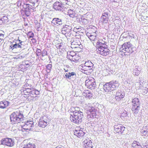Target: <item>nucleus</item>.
I'll return each instance as SVG.
<instances>
[{
	"mask_svg": "<svg viewBox=\"0 0 148 148\" xmlns=\"http://www.w3.org/2000/svg\"><path fill=\"white\" fill-rule=\"evenodd\" d=\"M78 110V107H72L69 111L71 113L70 119L71 121L77 124L82 122L84 117L83 113Z\"/></svg>",
	"mask_w": 148,
	"mask_h": 148,
	"instance_id": "f257e3e1",
	"label": "nucleus"
},
{
	"mask_svg": "<svg viewBox=\"0 0 148 148\" xmlns=\"http://www.w3.org/2000/svg\"><path fill=\"white\" fill-rule=\"evenodd\" d=\"M24 118L22 112L19 110L14 112L10 115V121L13 124L20 123L24 120Z\"/></svg>",
	"mask_w": 148,
	"mask_h": 148,
	"instance_id": "f03ea898",
	"label": "nucleus"
},
{
	"mask_svg": "<svg viewBox=\"0 0 148 148\" xmlns=\"http://www.w3.org/2000/svg\"><path fill=\"white\" fill-rule=\"evenodd\" d=\"M119 83L116 80H112L106 83L103 85V88L106 92H110L119 87Z\"/></svg>",
	"mask_w": 148,
	"mask_h": 148,
	"instance_id": "7ed1b4c3",
	"label": "nucleus"
},
{
	"mask_svg": "<svg viewBox=\"0 0 148 148\" xmlns=\"http://www.w3.org/2000/svg\"><path fill=\"white\" fill-rule=\"evenodd\" d=\"M86 109L87 111V118L90 121L97 118V109L94 107L88 105L86 107Z\"/></svg>",
	"mask_w": 148,
	"mask_h": 148,
	"instance_id": "20e7f679",
	"label": "nucleus"
},
{
	"mask_svg": "<svg viewBox=\"0 0 148 148\" xmlns=\"http://www.w3.org/2000/svg\"><path fill=\"white\" fill-rule=\"evenodd\" d=\"M136 48L133 47L132 44L129 42L124 43L122 45L121 49L128 53H133L136 50Z\"/></svg>",
	"mask_w": 148,
	"mask_h": 148,
	"instance_id": "39448f33",
	"label": "nucleus"
},
{
	"mask_svg": "<svg viewBox=\"0 0 148 148\" xmlns=\"http://www.w3.org/2000/svg\"><path fill=\"white\" fill-rule=\"evenodd\" d=\"M20 126L22 128V130L23 131H24L23 130H30L34 127V122L33 121H27L24 123L22 122Z\"/></svg>",
	"mask_w": 148,
	"mask_h": 148,
	"instance_id": "423d86ee",
	"label": "nucleus"
},
{
	"mask_svg": "<svg viewBox=\"0 0 148 148\" xmlns=\"http://www.w3.org/2000/svg\"><path fill=\"white\" fill-rule=\"evenodd\" d=\"M50 121V119L48 116H44L41 117L39 121L38 126L43 128H45L48 125Z\"/></svg>",
	"mask_w": 148,
	"mask_h": 148,
	"instance_id": "0eeeda50",
	"label": "nucleus"
},
{
	"mask_svg": "<svg viewBox=\"0 0 148 148\" xmlns=\"http://www.w3.org/2000/svg\"><path fill=\"white\" fill-rule=\"evenodd\" d=\"M33 89V88L31 87L25 88L24 89L21 90V93L23 95H31V96L34 97V98L35 99V100H37L38 97L35 96L34 94L32 93Z\"/></svg>",
	"mask_w": 148,
	"mask_h": 148,
	"instance_id": "6e6552de",
	"label": "nucleus"
},
{
	"mask_svg": "<svg viewBox=\"0 0 148 148\" xmlns=\"http://www.w3.org/2000/svg\"><path fill=\"white\" fill-rule=\"evenodd\" d=\"M0 145H3L9 147H12L14 145V141L12 139L9 138H6L2 139L1 141Z\"/></svg>",
	"mask_w": 148,
	"mask_h": 148,
	"instance_id": "1a4fd4ad",
	"label": "nucleus"
},
{
	"mask_svg": "<svg viewBox=\"0 0 148 148\" xmlns=\"http://www.w3.org/2000/svg\"><path fill=\"white\" fill-rule=\"evenodd\" d=\"M85 85L88 88L91 90L94 89L95 87L96 83L93 78L90 79L86 80L85 82Z\"/></svg>",
	"mask_w": 148,
	"mask_h": 148,
	"instance_id": "9d476101",
	"label": "nucleus"
},
{
	"mask_svg": "<svg viewBox=\"0 0 148 148\" xmlns=\"http://www.w3.org/2000/svg\"><path fill=\"white\" fill-rule=\"evenodd\" d=\"M53 8L56 10L63 11L64 10V7L61 2L56 1L53 5Z\"/></svg>",
	"mask_w": 148,
	"mask_h": 148,
	"instance_id": "9b49d317",
	"label": "nucleus"
},
{
	"mask_svg": "<svg viewBox=\"0 0 148 148\" xmlns=\"http://www.w3.org/2000/svg\"><path fill=\"white\" fill-rule=\"evenodd\" d=\"M125 128L122 125L117 123L114 126V129L115 132L119 134L123 133Z\"/></svg>",
	"mask_w": 148,
	"mask_h": 148,
	"instance_id": "f8f14e48",
	"label": "nucleus"
},
{
	"mask_svg": "<svg viewBox=\"0 0 148 148\" xmlns=\"http://www.w3.org/2000/svg\"><path fill=\"white\" fill-rule=\"evenodd\" d=\"M140 106H132L131 110L134 115L138 116L140 114L141 110H140Z\"/></svg>",
	"mask_w": 148,
	"mask_h": 148,
	"instance_id": "ddd939ff",
	"label": "nucleus"
},
{
	"mask_svg": "<svg viewBox=\"0 0 148 148\" xmlns=\"http://www.w3.org/2000/svg\"><path fill=\"white\" fill-rule=\"evenodd\" d=\"M80 69L82 70V72L86 74H89L92 71L93 69L88 67L85 66L84 64H82L80 66Z\"/></svg>",
	"mask_w": 148,
	"mask_h": 148,
	"instance_id": "4468645a",
	"label": "nucleus"
},
{
	"mask_svg": "<svg viewBox=\"0 0 148 148\" xmlns=\"http://www.w3.org/2000/svg\"><path fill=\"white\" fill-rule=\"evenodd\" d=\"M72 29L71 26L67 25H64L63 26L61 31L62 34L65 35L66 33H69Z\"/></svg>",
	"mask_w": 148,
	"mask_h": 148,
	"instance_id": "2eb2a0df",
	"label": "nucleus"
},
{
	"mask_svg": "<svg viewBox=\"0 0 148 148\" xmlns=\"http://www.w3.org/2000/svg\"><path fill=\"white\" fill-rule=\"evenodd\" d=\"M107 47L103 48H99L97 51L98 53L103 56H106L109 54V49H107Z\"/></svg>",
	"mask_w": 148,
	"mask_h": 148,
	"instance_id": "dca6fc26",
	"label": "nucleus"
},
{
	"mask_svg": "<svg viewBox=\"0 0 148 148\" xmlns=\"http://www.w3.org/2000/svg\"><path fill=\"white\" fill-rule=\"evenodd\" d=\"M108 14L109 13L107 12H105L103 13L102 15L101 18V22H102L103 23H107L109 20Z\"/></svg>",
	"mask_w": 148,
	"mask_h": 148,
	"instance_id": "f3484780",
	"label": "nucleus"
},
{
	"mask_svg": "<svg viewBox=\"0 0 148 148\" xmlns=\"http://www.w3.org/2000/svg\"><path fill=\"white\" fill-rule=\"evenodd\" d=\"M125 95V93L124 92H121L120 90L118 91L116 93L115 99L117 101H120L121 99L124 98Z\"/></svg>",
	"mask_w": 148,
	"mask_h": 148,
	"instance_id": "a211bd4d",
	"label": "nucleus"
},
{
	"mask_svg": "<svg viewBox=\"0 0 148 148\" xmlns=\"http://www.w3.org/2000/svg\"><path fill=\"white\" fill-rule=\"evenodd\" d=\"M83 143L86 148H92V143L89 139L85 140Z\"/></svg>",
	"mask_w": 148,
	"mask_h": 148,
	"instance_id": "6ab92c4d",
	"label": "nucleus"
},
{
	"mask_svg": "<svg viewBox=\"0 0 148 148\" xmlns=\"http://www.w3.org/2000/svg\"><path fill=\"white\" fill-rule=\"evenodd\" d=\"M51 23L52 24H53L55 25H56L57 24L59 25H61L63 23L62 20L58 18H54Z\"/></svg>",
	"mask_w": 148,
	"mask_h": 148,
	"instance_id": "aec40b11",
	"label": "nucleus"
},
{
	"mask_svg": "<svg viewBox=\"0 0 148 148\" xmlns=\"http://www.w3.org/2000/svg\"><path fill=\"white\" fill-rule=\"evenodd\" d=\"M28 63V61H26L22 62V64L20 66V68H21L22 71H23L24 70L26 69L29 66Z\"/></svg>",
	"mask_w": 148,
	"mask_h": 148,
	"instance_id": "412c9836",
	"label": "nucleus"
},
{
	"mask_svg": "<svg viewBox=\"0 0 148 148\" xmlns=\"http://www.w3.org/2000/svg\"><path fill=\"white\" fill-rule=\"evenodd\" d=\"M10 104V102L5 100L0 102V108L4 109L8 107Z\"/></svg>",
	"mask_w": 148,
	"mask_h": 148,
	"instance_id": "4be33fe9",
	"label": "nucleus"
},
{
	"mask_svg": "<svg viewBox=\"0 0 148 148\" xmlns=\"http://www.w3.org/2000/svg\"><path fill=\"white\" fill-rule=\"evenodd\" d=\"M141 69L138 66H136L133 71V74L135 76H138L140 74Z\"/></svg>",
	"mask_w": 148,
	"mask_h": 148,
	"instance_id": "5701e85b",
	"label": "nucleus"
},
{
	"mask_svg": "<svg viewBox=\"0 0 148 148\" xmlns=\"http://www.w3.org/2000/svg\"><path fill=\"white\" fill-rule=\"evenodd\" d=\"M131 148H142V147L139 142L134 140L132 144Z\"/></svg>",
	"mask_w": 148,
	"mask_h": 148,
	"instance_id": "b1692460",
	"label": "nucleus"
},
{
	"mask_svg": "<svg viewBox=\"0 0 148 148\" xmlns=\"http://www.w3.org/2000/svg\"><path fill=\"white\" fill-rule=\"evenodd\" d=\"M74 134L78 137H82L85 134V133L82 130H75L74 131Z\"/></svg>",
	"mask_w": 148,
	"mask_h": 148,
	"instance_id": "393cba45",
	"label": "nucleus"
},
{
	"mask_svg": "<svg viewBox=\"0 0 148 148\" xmlns=\"http://www.w3.org/2000/svg\"><path fill=\"white\" fill-rule=\"evenodd\" d=\"M132 106H140V101L139 99L137 98H135L132 99Z\"/></svg>",
	"mask_w": 148,
	"mask_h": 148,
	"instance_id": "a878e982",
	"label": "nucleus"
},
{
	"mask_svg": "<svg viewBox=\"0 0 148 148\" xmlns=\"http://www.w3.org/2000/svg\"><path fill=\"white\" fill-rule=\"evenodd\" d=\"M92 34H90L88 36L89 39L91 41H95L98 39V37L96 36L95 33H93Z\"/></svg>",
	"mask_w": 148,
	"mask_h": 148,
	"instance_id": "bb28decb",
	"label": "nucleus"
},
{
	"mask_svg": "<svg viewBox=\"0 0 148 148\" xmlns=\"http://www.w3.org/2000/svg\"><path fill=\"white\" fill-rule=\"evenodd\" d=\"M75 75H76V73L75 72H69L68 73H64V77L66 79H70L71 78V76H73Z\"/></svg>",
	"mask_w": 148,
	"mask_h": 148,
	"instance_id": "cd10ccee",
	"label": "nucleus"
},
{
	"mask_svg": "<svg viewBox=\"0 0 148 148\" xmlns=\"http://www.w3.org/2000/svg\"><path fill=\"white\" fill-rule=\"evenodd\" d=\"M101 40L100 39L99 40H97V42L96 43V46L97 47V49L96 51L98 50L99 48H103L104 47L103 45V43L101 42Z\"/></svg>",
	"mask_w": 148,
	"mask_h": 148,
	"instance_id": "c85d7f7f",
	"label": "nucleus"
},
{
	"mask_svg": "<svg viewBox=\"0 0 148 148\" xmlns=\"http://www.w3.org/2000/svg\"><path fill=\"white\" fill-rule=\"evenodd\" d=\"M23 96L25 97L26 98V99L29 101H35L36 100H35V99L34 98V97L31 96V95H28L27 96L23 95Z\"/></svg>",
	"mask_w": 148,
	"mask_h": 148,
	"instance_id": "c756f323",
	"label": "nucleus"
},
{
	"mask_svg": "<svg viewBox=\"0 0 148 148\" xmlns=\"http://www.w3.org/2000/svg\"><path fill=\"white\" fill-rule=\"evenodd\" d=\"M72 58L71 59L70 58V60L71 61L74 62L77 61L79 59V57L77 55H76L75 54H74L73 56L71 55Z\"/></svg>",
	"mask_w": 148,
	"mask_h": 148,
	"instance_id": "7c9ffc66",
	"label": "nucleus"
},
{
	"mask_svg": "<svg viewBox=\"0 0 148 148\" xmlns=\"http://www.w3.org/2000/svg\"><path fill=\"white\" fill-rule=\"evenodd\" d=\"M84 65L92 69L93 66H94L93 64L90 61H88V62H85Z\"/></svg>",
	"mask_w": 148,
	"mask_h": 148,
	"instance_id": "2f4dec72",
	"label": "nucleus"
},
{
	"mask_svg": "<svg viewBox=\"0 0 148 148\" xmlns=\"http://www.w3.org/2000/svg\"><path fill=\"white\" fill-rule=\"evenodd\" d=\"M18 44V42H15V43L12 44L9 48L11 49H12L15 48H20V46Z\"/></svg>",
	"mask_w": 148,
	"mask_h": 148,
	"instance_id": "473e14b6",
	"label": "nucleus"
},
{
	"mask_svg": "<svg viewBox=\"0 0 148 148\" xmlns=\"http://www.w3.org/2000/svg\"><path fill=\"white\" fill-rule=\"evenodd\" d=\"M68 15H69L70 17L73 18L75 17V12L73 10L69 9L68 10Z\"/></svg>",
	"mask_w": 148,
	"mask_h": 148,
	"instance_id": "72a5a7b5",
	"label": "nucleus"
},
{
	"mask_svg": "<svg viewBox=\"0 0 148 148\" xmlns=\"http://www.w3.org/2000/svg\"><path fill=\"white\" fill-rule=\"evenodd\" d=\"M19 41L18 44L20 46V48L22 49H25V43L23 41H22L21 40L18 39Z\"/></svg>",
	"mask_w": 148,
	"mask_h": 148,
	"instance_id": "f704fd0d",
	"label": "nucleus"
},
{
	"mask_svg": "<svg viewBox=\"0 0 148 148\" xmlns=\"http://www.w3.org/2000/svg\"><path fill=\"white\" fill-rule=\"evenodd\" d=\"M23 148H36L34 144L29 143L26 145H24Z\"/></svg>",
	"mask_w": 148,
	"mask_h": 148,
	"instance_id": "c9c22d12",
	"label": "nucleus"
},
{
	"mask_svg": "<svg viewBox=\"0 0 148 148\" xmlns=\"http://www.w3.org/2000/svg\"><path fill=\"white\" fill-rule=\"evenodd\" d=\"M85 94L86 97H88V98L90 99L92 97V94L90 92L88 91H86L84 93Z\"/></svg>",
	"mask_w": 148,
	"mask_h": 148,
	"instance_id": "e433bc0d",
	"label": "nucleus"
},
{
	"mask_svg": "<svg viewBox=\"0 0 148 148\" xmlns=\"http://www.w3.org/2000/svg\"><path fill=\"white\" fill-rule=\"evenodd\" d=\"M46 71L47 73H49L52 69V65L51 64H48L46 66Z\"/></svg>",
	"mask_w": 148,
	"mask_h": 148,
	"instance_id": "4c0bfd02",
	"label": "nucleus"
},
{
	"mask_svg": "<svg viewBox=\"0 0 148 148\" xmlns=\"http://www.w3.org/2000/svg\"><path fill=\"white\" fill-rule=\"evenodd\" d=\"M32 8H30L26 9L24 10L25 13V15L27 16H29L31 14V9Z\"/></svg>",
	"mask_w": 148,
	"mask_h": 148,
	"instance_id": "58836bf2",
	"label": "nucleus"
},
{
	"mask_svg": "<svg viewBox=\"0 0 148 148\" xmlns=\"http://www.w3.org/2000/svg\"><path fill=\"white\" fill-rule=\"evenodd\" d=\"M80 21L84 25H86L88 23L87 20L85 18H81V20H80Z\"/></svg>",
	"mask_w": 148,
	"mask_h": 148,
	"instance_id": "ea45409f",
	"label": "nucleus"
},
{
	"mask_svg": "<svg viewBox=\"0 0 148 148\" xmlns=\"http://www.w3.org/2000/svg\"><path fill=\"white\" fill-rule=\"evenodd\" d=\"M23 3V5H22V6L25 10L26 9L30 8L31 7H32L31 5L30 6V5L29 4H25L24 3Z\"/></svg>",
	"mask_w": 148,
	"mask_h": 148,
	"instance_id": "a19ab883",
	"label": "nucleus"
},
{
	"mask_svg": "<svg viewBox=\"0 0 148 148\" xmlns=\"http://www.w3.org/2000/svg\"><path fill=\"white\" fill-rule=\"evenodd\" d=\"M2 21L4 23H6L8 22V17L5 16H4L1 18Z\"/></svg>",
	"mask_w": 148,
	"mask_h": 148,
	"instance_id": "79ce46f5",
	"label": "nucleus"
},
{
	"mask_svg": "<svg viewBox=\"0 0 148 148\" xmlns=\"http://www.w3.org/2000/svg\"><path fill=\"white\" fill-rule=\"evenodd\" d=\"M27 35L29 38H33L34 36V34L32 32H29L28 33Z\"/></svg>",
	"mask_w": 148,
	"mask_h": 148,
	"instance_id": "37998d69",
	"label": "nucleus"
},
{
	"mask_svg": "<svg viewBox=\"0 0 148 148\" xmlns=\"http://www.w3.org/2000/svg\"><path fill=\"white\" fill-rule=\"evenodd\" d=\"M72 45H77L78 46H79L81 45V44L79 41H78V42H76L75 41H73L71 43Z\"/></svg>",
	"mask_w": 148,
	"mask_h": 148,
	"instance_id": "c03bdc74",
	"label": "nucleus"
},
{
	"mask_svg": "<svg viewBox=\"0 0 148 148\" xmlns=\"http://www.w3.org/2000/svg\"><path fill=\"white\" fill-rule=\"evenodd\" d=\"M141 132L142 133V135L145 136L148 134V129H146V130H142Z\"/></svg>",
	"mask_w": 148,
	"mask_h": 148,
	"instance_id": "a18cd8bd",
	"label": "nucleus"
},
{
	"mask_svg": "<svg viewBox=\"0 0 148 148\" xmlns=\"http://www.w3.org/2000/svg\"><path fill=\"white\" fill-rule=\"evenodd\" d=\"M32 93L34 94V95L36 96L37 95H39V91L37 90H33L32 89Z\"/></svg>",
	"mask_w": 148,
	"mask_h": 148,
	"instance_id": "49530a36",
	"label": "nucleus"
},
{
	"mask_svg": "<svg viewBox=\"0 0 148 148\" xmlns=\"http://www.w3.org/2000/svg\"><path fill=\"white\" fill-rule=\"evenodd\" d=\"M127 112L125 111L123 112L121 114V116L123 117H126L127 116Z\"/></svg>",
	"mask_w": 148,
	"mask_h": 148,
	"instance_id": "de8ad7c7",
	"label": "nucleus"
},
{
	"mask_svg": "<svg viewBox=\"0 0 148 148\" xmlns=\"http://www.w3.org/2000/svg\"><path fill=\"white\" fill-rule=\"evenodd\" d=\"M36 51L37 52L36 55L37 56H39L41 54V51L40 49H37Z\"/></svg>",
	"mask_w": 148,
	"mask_h": 148,
	"instance_id": "09e8293b",
	"label": "nucleus"
},
{
	"mask_svg": "<svg viewBox=\"0 0 148 148\" xmlns=\"http://www.w3.org/2000/svg\"><path fill=\"white\" fill-rule=\"evenodd\" d=\"M42 56H45L47 55V51L45 50H43L42 51V53H41Z\"/></svg>",
	"mask_w": 148,
	"mask_h": 148,
	"instance_id": "8fccbe9b",
	"label": "nucleus"
},
{
	"mask_svg": "<svg viewBox=\"0 0 148 148\" xmlns=\"http://www.w3.org/2000/svg\"><path fill=\"white\" fill-rule=\"evenodd\" d=\"M129 36L131 37L132 38H134V35L132 33H130V32H129L128 33V35Z\"/></svg>",
	"mask_w": 148,
	"mask_h": 148,
	"instance_id": "3c124183",
	"label": "nucleus"
},
{
	"mask_svg": "<svg viewBox=\"0 0 148 148\" xmlns=\"http://www.w3.org/2000/svg\"><path fill=\"white\" fill-rule=\"evenodd\" d=\"M56 46L58 49H60L62 46L60 43H58L56 44Z\"/></svg>",
	"mask_w": 148,
	"mask_h": 148,
	"instance_id": "603ef678",
	"label": "nucleus"
},
{
	"mask_svg": "<svg viewBox=\"0 0 148 148\" xmlns=\"http://www.w3.org/2000/svg\"><path fill=\"white\" fill-rule=\"evenodd\" d=\"M101 42L103 43L104 46V47H107V45L106 44V42L104 41H103L102 40H101Z\"/></svg>",
	"mask_w": 148,
	"mask_h": 148,
	"instance_id": "864d4df0",
	"label": "nucleus"
},
{
	"mask_svg": "<svg viewBox=\"0 0 148 148\" xmlns=\"http://www.w3.org/2000/svg\"><path fill=\"white\" fill-rule=\"evenodd\" d=\"M17 5L18 6H21V1H18L17 2Z\"/></svg>",
	"mask_w": 148,
	"mask_h": 148,
	"instance_id": "5fc2aeb1",
	"label": "nucleus"
},
{
	"mask_svg": "<svg viewBox=\"0 0 148 148\" xmlns=\"http://www.w3.org/2000/svg\"><path fill=\"white\" fill-rule=\"evenodd\" d=\"M147 127H145H145H143V129L142 130H146V129H148V128H147Z\"/></svg>",
	"mask_w": 148,
	"mask_h": 148,
	"instance_id": "6e6d98bb",
	"label": "nucleus"
},
{
	"mask_svg": "<svg viewBox=\"0 0 148 148\" xmlns=\"http://www.w3.org/2000/svg\"><path fill=\"white\" fill-rule=\"evenodd\" d=\"M70 56H71V55L73 56L74 54H75V53L73 52H70Z\"/></svg>",
	"mask_w": 148,
	"mask_h": 148,
	"instance_id": "4d7b16f0",
	"label": "nucleus"
},
{
	"mask_svg": "<svg viewBox=\"0 0 148 148\" xmlns=\"http://www.w3.org/2000/svg\"><path fill=\"white\" fill-rule=\"evenodd\" d=\"M3 23H4L2 21L1 19V18L0 19V24L1 25Z\"/></svg>",
	"mask_w": 148,
	"mask_h": 148,
	"instance_id": "13d9d810",
	"label": "nucleus"
},
{
	"mask_svg": "<svg viewBox=\"0 0 148 148\" xmlns=\"http://www.w3.org/2000/svg\"><path fill=\"white\" fill-rule=\"evenodd\" d=\"M79 28H77V27H75L74 28L73 31L75 32V31H76L77 29H79Z\"/></svg>",
	"mask_w": 148,
	"mask_h": 148,
	"instance_id": "bf43d9fd",
	"label": "nucleus"
},
{
	"mask_svg": "<svg viewBox=\"0 0 148 148\" xmlns=\"http://www.w3.org/2000/svg\"><path fill=\"white\" fill-rule=\"evenodd\" d=\"M109 71L110 72V73H113V70H112L111 69H110V70H109Z\"/></svg>",
	"mask_w": 148,
	"mask_h": 148,
	"instance_id": "052dcab7",
	"label": "nucleus"
},
{
	"mask_svg": "<svg viewBox=\"0 0 148 148\" xmlns=\"http://www.w3.org/2000/svg\"><path fill=\"white\" fill-rule=\"evenodd\" d=\"M110 101V103H113L114 102V100L113 99L111 100Z\"/></svg>",
	"mask_w": 148,
	"mask_h": 148,
	"instance_id": "680f3d73",
	"label": "nucleus"
},
{
	"mask_svg": "<svg viewBox=\"0 0 148 148\" xmlns=\"http://www.w3.org/2000/svg\"><path fill=\"white\" fill-rule=\"evenodd\" d=\"M93 29H95V31L94 32H96V29H97L96 28V27H95L94 26H93Z\"/></svg>",
	"mask_w": 148,
	"mask_h": 148,
	"instance_id": "e2e57ef3",
	"label": "nucleus"
},
{
	"mask_svg": "<svg viewBox=\"0 0 148 148\" xmlns=\"http://www.w3.org/2000/svg\"><path fill=\"white\" fill-rule=\"evenodd\" d=\"M64 69L65 71V72H67L68 71V69H66L65 68H64Z\"/></svg>",
	"mask_w": 148,
	"mask_h": 148,
	"instance_id": "0e129e2a",
	"label": "nucleus"
},
{
	"mask_svg": "<svg viewBox=\"0 0 148 148\" xmlns=\"http://www.w3.org/2000/svg\"><path fill=\"white\" fill-rule=\"evenodd\" d=\"M143 81L142 82V80H140V84L141 83V84H143Z\"/></svg>",
	"mask_w": 148,
	"mask_h": 148,
	"instance_id": "69168bd1",
	"label": "nucleus"
},
{
	"mask_svg": "<svg viewBox=\"0 0 148 148\" xmlns=\"http://www.w3.org/2000/svg\"><path fill=\"white\" fill-rule=\"evenodd\" d=\"M79 46H78L77 45H76V46H75V47H74V48H78V47H79Z\"/></svg>",
	"mask_w": 148,
	"mask_h": 148,
	"instance_id": "338daca9",
	"label": "nucleus"
},
{
	"mask_svg": "<svg viewBox=\"0 0 148 148\" xmlns=\"http://www.w3.org/2000/svg\"><path fill=\"white\" fill-rule=\"evenodd\" d=\"M3 34H0V36H3Z\"/></svg>",
	"mask_w": 148,
	"mask_h": 148,
	"instance_id": "774afa93",
	"label": "nucleus"
}]
</instances>
